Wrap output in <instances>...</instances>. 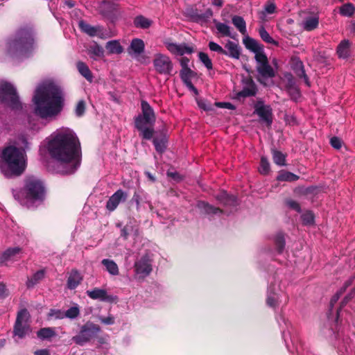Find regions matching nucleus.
Masks as SVG:
<instances>
[{
    "mask_svg": "<svg viewBox=\"0 0 355 355\" xmlns=\"http://www.w3.org/2000/svg\"><path fill=\"white\" fill-rule=\"evenodd\" d=\"M355 11V8L352 3H347L341 6L340 9V14L343 16L350 17Z\"/></svg>",
    "mask_w": 355,
    "mask_h": 355,
    "instance_id": "obj_47",
    "label": "nucleus"
},
{
    "mask_svg": "<svg viewBox=\"0 0 355 355\" xmlns=\"http://www.w3.org/2000/svg\"><path fill=\"white\" fill-rule=\"evenodd\" d=\"M350 44L349 40L342 41L337 47V53L339 58L345 59L349 55Z\"/></svg>",
    "mask_w": 355,
    "mask_h": 355,
    "instance_id": "obj_31",
    "label": "nucleus"
},
{
    "mask_svg": "<svg viewBox=\"0 0 355 355\" xmlns=\"http://www.w3.org/2000/svg\"><path fill=\"white\" fill-rule=\"evenodd\" d=\"M14 198L28 208H33L40 204L45 196L42 182L34 178H28L23 190L13 189Z\"/></svg>",
    "mask_w": 355,
    "mask_h": 355,
    "instance_id": "obj_5",
    "label": "nucleus"
},
{
    "mask_svg": "<svg viewBox=\"0 0 355 355\" xmlns=\"http://www.w3.org/2000/svg\"><path fill=\"white\" fill-rule=\"evenodd\" d=\"M217 200L223 205L227 206H236V198L234 196H230L226 191H221L217 196Z\"/></svg>",
    "mask_w": 355,
    "mask_h": 355,
    "instance_id": "obj_28",
    "label": "nucleus"
},
{
    "mask_svg": "<svg viewBox=\"0 0 355 355\" xmlns=\"http://www.w3.org/2000/svg\"><path fill=\"white\" fill-rule=\"evenodd\" d=\"M243 43L248 49L253 51L254 53L263 49V46L259 43L248 36L243 39Z\"/></svg>",
    "mask_w": 355,
    "mask_h": 355,
    "instance_id": "obj_33",
    "label": "nucleus"
},
{
    "mask_svg": "<svg viewBox=\"0 0 355 355\" xmlns=\"http://www.w3.org/2000/svg\"><path fill=\"white\" fill-rule=\"evenodd\" d=\"M274 243L275 245L276 250L278 254L283 252L285 245L284 236L282 233H278L274 238Z\"/></svg>",
    "mask_w": 355,
    "mask_h": 355,
    "instance_id": "obj_40",
    "label": "nucleus"
},
{
    "mask_svg": "<svg viewBox=\"0 0 355 355\" xmlns=\"http://www.w3.org/2000/svg\"><path fill=\"white\" fill-rule=\"evenodd\" d=\"M152 22V20L142 15L136 17L134 20L135 26L140 28H149L151 26Z\"/></svg>",
    "mask_w": 355,
    "mask_h": 355,
    "instance_id": "obj_38",
    "label": "nucleus"
},
{
    "mask_svg": "<svg viewBox=\"0 0 355 355\" xmlns=\"http://www.w3.org/2000/svg\"><path fill=\"white\" fill-rule=\"evenodd\" d=\"M254 113H256L260 121L270 126L272 122V108L270 105H266L262 101H258L254 104Z\"/></svg>",
    "mask_w": 355,
    "mask_h": 355,
    "instance_id": "obj_14",
    "label": "nucleus"
},
{
    "mask_svg": "<svg viewBox=\"0 0 355 355\" xmlns=\"http://www.w3.org/2000/svg\"><path fill=\"white\" fill-rule=\"evenodd\" d=\"M79 314L80 309L77 304L70 307L66 311H64V318H67L71 320L76 318Z\"/></svg>",
    "mask_w": 355,
    "mask_h": 355,
    "instance_id": "obj_45",
    "label": "nucleus"
},
{
    "mask_svg": "<svg viewBox=\"0 0 355 355\" xmlns=\"http://www.w3.org/2000/svg\"><path fill=\"white\" fill-rule=\"evenodd\" d=\"M45 276V270H40L37 271L35 273L33 274V275L28 278L26 282V286L28 288L33 287L35 285H36L37 283L40 282Z\"/></svg>",
    "mask_w": 355,
    "mask_h": 355,
    "instance_id": "obj_35",
    "label": "nucleus"
},
{
    "mask_svg": "<svg viewBox=\"0 0 355 355\" xmlns=\"http://www.w3.org/2000/svg\"><path fill=\"white\" fill-rule=\"evenodd\" d=\"M213 15L212 11L210 9H207L204 12H196L193 15V19L196 23L201 25L207 24Z\"/></svg>",
    "mask_w": 355,
    "mask_h": 355,
    "instance_id": "obj_26",
    "label": "nucleus"
},
{
    "mask_svg": "<svg viewBox=\"0 0 355 355\" xmlns=\"http://www.w3.org/2000/svg\"><path fill=\"white\" fill-rule=\"evenodd\" d=\"M77 69L79 71V73L85 78L89 82L92 81V72L89 70V67L87 64H85L83 62H78L76 64Z\"/></svg>",
    "mask_w": 355,
    "mask_h": 355,
    "instance_id": "obj_37",
    "label": "nucleus"
},
{
    "mask_svg": "<svg viewBox=\"0 0 355 355\" xmlns=\"http://www.w3.org/2000/svg\"><path fill=\"white\" fill-rule=\"evenodd\" d=\"M40 153H48L56 162V166L50 169L60 174L73 173L80 164V141L73 130L62 127L53 132L41 144Z\"/></svg>",
    "mask_w": 355,
    "mask_h": 355,
    "instance_id": "obj_1",
    "label": "nucleus"
},
{
    "mask_svg": "<svg viewBox=\"0 0 355 355\" xmlns=\"http://www.w3.org/2000/svg\"><path fill=\"white\" fill-rule=\"evenodd\" d=\"M83 277L81 274L76 270H73L69 273L67 279L68 288L73 290L75 289L82 282Z\"/></svg>",
    "mask_w": 355,
    "mask_h": 355,
    "instance_id": "obj_25",
    "label": "nucleus"
},
{
    "mask_svg": "<svg viewBox=\"0 0 355 355\" xmlns=\"http://www.w3.org/2000/svg\"><path fill=\"white\" fill-rule=\"evenodd\" d=\"M85 110V104L83 101H80L78 103L76 107V114L78 116H82Z\"/></svg>",
    "mask_w": 355,
    "mask_h": 355,
    "instance_id": "obj_55",
    "label": "nucleus"
},
{
    "mask_svg": "<svg viewBox=\"0 0 355 355\" xmlns=\"http://www.w3.org/2000/svg\"><path fill=\"white\" fill-rule=\"evenodd\" d=\"M132 201L135 202L137 206V210L139 211L141 206L146 203L148 205L149 209L153 210V205L150 202L148 195L143 191H138L135 192Z\"/></svg>",
    "mask_w": 355,
    "mask_h": 355,
    "instance_id": "obj_20",
    "label": "nucleus"
},
{
    "mask_svg": "<svg viewBox=\"0 0 355 355\" xmlns=\"http://www.w3.org/2000/svg\"><path fill=\"white\" fill-rule=\"evenodd\" d=\"M277 12V7L273 1H267L263 7V10L259 12V18L262 21L266 20L267 15L274 14Z\"/></svg>",
    "mask_w": 355,
    "mask_h": 355,
    "instance_id": "obj_30",
    "label": "nucleus"
},
{
    "mask_svg": "<svg viewBox=\"0 0 355 355\" xmlns=\"http://www.w3.org/2000/svg\"><path fill=\"white\" fill-rule=\"evenodd\" d=\"M198 207L201 210L204 211L207 214H216L218 213L221 212L220 209L216 207H213L212 205H209L208 203L200 201L198 204Z\"/></svg>",
    "mask_w": 355,
    "mask_h": 355,
    "instance_id": "obj_41",
    "label": "nucleus"
},
{
    "mask_svg": "<svg viewBox=\"0 0 355 355\" xmlns=\"http://www.w3.org/2000/svg\"><path fill=\"white\" fill-rule=\"evenodd\" d=\"M225 53L223 55H227L232 58L239 59L240 57V48L238 44L228 41L225 45Z\"/></svg>",
    "mask_w": 355,
    "mask_h": 355,
    "instance_id": "obj_24",
    "label": "nucleus"
},
{
    "mask_svg": "<svg viewBox=\"0 0 355 355\" xmlns=\"http://www.w3.org/2000/svg\"><path fill=\"white\" fill-rule=\"evenodd\" d=\"M352 284V280H349L348 282H347L345 284V287L344 288L341 289L340 291H338L336 294H335L331 301H330V305L331 307L334 306V305L337 302V301L339 300L340 295L343 293V292L345 291V290L346 289V288L347 286H349L350 284Z\"/></svg>",
    "mask_w": 355,
    "mask_h": 355,
    "instance_id": "obj_50",
    "label": "nucleus"
},
{
    "mask_svg": "<svg viewBox=\"0 0 355 355\" xmlns=\"http://www.w3.org/2000/svg\"><path fill=\"white\" fill-rule=\"evenodd\" d=\"M64 95L60 85L49 78L36 87L32 103L34 114L40 118L51 121L56 119L64 107Z\"/></svg>",
    "mask_w": 355,
    "mask_h": 355,
    "instance_id": "obj_2",
    "label": "nucleus"
},
{
    "mask_svg": "<svg viewBox=\"0 0 355 355\" xmlns=\"http://www.w3.org/2000/svg\"><path fill=\"white\" fill-rule=\"evenodd\" d=\"M164 45L172 54L176 55L191 54L193 52V49L185 44H177L169 40H166Z\"/></svg>",
    "mask_w": 355,
    "mask_h": 355,
    "instance_id": "obj_17",
    "label": "nucleus"
},
{
    "mask_svg": "<svg viewBox=\"0 0 355 355\" xmlns=\"http://www.w3.org/2000/svg\"><path fill=\"white\" fill-rule=\"evenodd\" d=\"M127 198L128 193L122 189H118L108 199L106 204L107 209L110 211H113L121 202L125 201Z\"/></svg>",
    "mask_w": 355,
    "mask_h": 355,
    "instance_id": "obj_18",
    "label": "nucleus"
},
{
    "mask_svg": "<svg viewBox=\"0 0 355 355\" xmlns=\"http://www.w3.org/2000/svg\"><path fill=\"white\" fill-rule=\"evenodd\" d=\"M101 263L110 275L113 276H116L119 275V267L113 260L109 259H103L101 261Z\"/></svg>",
    "mask_w": 355,
    "mask_h": 355,
    "instance_id": "obj_27",
    "label": "nucleus"
},
{
    "mask_svg": "<svg viewBox=\"0 0 355 355\" xmlns=\"http://www.w3.org/2000/svg\"><path fill=\"white\" fill-rule=\"evenodd\" d=\"M133 232V229L130 225H125L123 229L121 230V236L126 239L129 235L132 234Z\"/></svg>",
    "mask_w": 355,
    "mask_h": 355,
    "instance_id": "obj_57",
    "label": "nucleus"
},
{
    "mask_svg": "<svg viewBox=\"0 0 355 355\" xmlns=\"http://www.w3.org/2000/svg\"><path fill=\"white\" fill-rule=\"evenodd\" d=\"M298 179L299 176L286 171H282L277 176V180L279 181L294 182Z\"/></svg>",
    "mask_w": 355,
    "mask_h": 355,
    "instance_id": "obj_39",
    "label": "nucleus"
},
{
    "mask_svg": "<svg viewBox=\"0 0 355 355\" xmlns=\"http://www.w3.org/2000/svg\"><path fill=\"white\" fill-rule=\"evenodd\" d=\"M261 174H268L270 171V164L265 157H261L260 162V166L259 168Z\"/></svg>",
    "mask_w": 355,
    "mask_h": 355,
    "instance_id": "obj_48",
    "label": "nucleus"
},
{
    "mask_svg": "<svg viewBox=\"0 0 355 355\" xmlns=\"http://www.w3.org/2000/svg\"><path fill=\"white\" fill-rule=\"evenodd\" d=\"M180 78L184 85L191 91L197 93L196 88L193 86L191 82V78L194 76V72L190 69H182L180 72Z\"/></svg>",
    "mask_w": 355,
    "mask_h": 355,
    "instance_id": "obj_23",
    "label": "nucleus"
},
{
    "mask_svg": "<svg viewBox=\"0 0 355 355\" xmlns=\"http://www.w3.org/2000/svg\"><path fill=\"white\" fill-rule=\"evenodd\" d=\"M153 144L155 145V149L157 151L162 153L164 150L166 146L164 140H159L157 139H155L153 140Z\"/></svg>",
    "mask_w": 355,
    "mask_h": 355,
    "instance_id": "obj_54",
    "label": "nucleus"
},
{
    "mask_svg": "<svg viewBox=\"0 0 355 355\" xmlns=\"http://www.w3.org/2000/svg\"><path fill=\"white\" fill-rule=\"evenodd\" d=\"M287 86L288 87L289 92L291 93L293 97L296 99L300 96V93L298 89L296 88L295 85L294 80H286Z\"/></svg>",
    "mask_w": 355,
    "mask_h": 355,
    "instance_id": "obj_49",
    "label": "nucleus"
},
{
    "mask_svg": "<svg viewBox=\"0 0 355 355\" xmlns=\"http://www.w3.org/2000/svg\"><path fill=\"white\" fill-rule=\"evenodd\" d=\"M199 60L200 62L205 65V67L210 70L212 69L213 65L211 59L209 58L208 55L203 52H200L198 54Z\"/></svg>",
    "mask_w": 355,
    "mask_h": 355,
    "instance_id": "obj_46",
    "label": "nucleus"
},
{
    "mask_svg": "<svg viewBox=\"0 0 355 355\" xmlns=\"http://www.w3.org/2000/svg\"><path fill=\"white\" fill-rule=\"evenodd\" d=\"M79 26L84 33L91 37L96 36L101 38L104 37V30L102 26H92L83 21L79 22Z\"/></svg>",
    "mask_w": 355,
    "mask_h": 355,
    "instance_id": "obj_19",
    "label": "nucleus"
},
{
    "mask_svg": "<svg viewBox=\"0 0 355 355\" xmlns=\"http://www.w3.org/2000/svg\"><path fill=\"white\" fill-rule=\"evenodd\" d=\"M48 317L49 318L63 319L64 318V311L58 309H51Z\"/></svg>",
    "mask_w": 355,
    "mask_h": 355,
    "instance_id": "obj_52",
    "label": "nucleus"
},
{
    "mask_svg": "<svg viewBox=\"0 0 355 355\" xmlns=\"http://www.w3.org/2000/svg\"><path fill=\"white\" fill-rule=\"evenodd\" d=\"M37 337L41 340L51 339L56 336V332L54 328L52 327H44L40 329L37 332Z\"/></svg>",
    "mask_w": 355,
    "mask_h": 355,
    "instance_id": "obj_32",
    "label": "nucleus"
},
{
    "mask_svg": "<svg viewBox=\"0 0 355 355\" xmlns=\"http://www.w3.org/2000/svg\"><path fill=\"white\" fill-rule=\"evenodd\" d=\"M272 154L273 161L277 165L284 166L286 164V156L284 154L277 150H272Z\"/></svg>",
    "mask_w": 355,
    "mask_h": 355,
    "instance_id": "obj_43",
    "label": "nucleus"
},
{
    "mask_svg": "<svg viewBox=\"0 0 355 355\" xmlns=\"http://www.w3.org/2000/svg\"><path fill=\"white\" fill-rule=\"evenodd\" d=\"M209 48L211 51L217 52L218 53L223 54L225 53V49L214 42H209Z\"/></svg>",
    "mask_w": 355,
    "mask_h": 355,
    "instance_id": "obj_53",
    "label": "nucleus"
},
{
    "mask_svg": "<svg viewBox=\"0 0 355 355\" xmlns=\"http://www.w3.org/2000/svg\"><path fill=\"white\" fill-rule=\"evenodd\" d=\"M256 91L257 88L254 83L252 81H249L242 90L237 93V96L238 98L252 96L255 95Z\"/></svg>",
    "mask_w": 355,
    "mask_h": 355,
    "instance_id": "obj_29",
    "label": "nucleus"
},
{
    "mask_svg": "<svg viewBox=\"0 0 355 355\" xmlns=\"http://www.w3.org/2000/svg\"><path fill=\"white\" fill-rule=\"evenodd\" d=\"M287 205L289 207H291V209L297 211V212H300L301 209H300V205L296 202V201H294V200H288L287 202Z\"/></svg>",
    "mask_w": 355,
    "mask_h": 355,
    "instance_id": "obj_59",
    "label": "nucleus"
},
{
    "mask_svg": "<svg viewBox=\"0 0 355 355\" xmlns=\"http://www.w3.org/2000/svg\"><path fill=\"white\" fill-rule=\"evenodd\" d=\"M141 110L142 114L135 119V126L141 132L143 138L150 139L154 133L152 126L155 121V113L146 101L141 102Z\"/></svg>",
    "mask_w": 355,
    "mask_h": 355,
    "instance_id": "obj_6",
    "label": "nucleus"
},
{
    "mask_svg": "<svg viewBox=\"0 0 355 355\" xmlns=\"http://www.w3.org/2000/svg\"><path fill=\"white\" fill-rule=\"evenodd\" d=\"M135 273L137 278L141 279L148 276L152 272V259L148 254H145L138 259L134 265Z\"/></svg>",
    "mask_w": 355,
    "mask_h": 355,
    "instance_id": "obj_13",
    "label": "nucleus"
},
{
    "mask_svg": "<svg viewBox=\"0 0 355 355\" xmlns=\"http://www.w3.org/2000/svg\"><path fill=\"white\" fill-rule=\"evenodd\" d=\"M232 24L238 31L243 35L247 33L246 23L242 17L235 15L232 19Z\"/></svg>",
    "mask_w": 355,
    "mask_h": 355,
    "instance_id": "obj_34",
    "label": "nucleus"
},
{
    "mask_svg": "<svg viewBox=\"0 0 355 355\" xmlns=\"http://www.w3.org/2000/svg\"><path fill=\"white\" fill-rule=\"evenodd\" d=\"M254 54V58L257 62V69L259 73L265 78L274 77L275 71L268 63V58L264 53L263 49Z\"/></svg>",
    "mask_w": 355,
    "mask_h": 355,
    "instance_id": "obj_11",
    "label": "nucleus"
},
{
    "mask_svg": "<svg viewBox=\"0 0 355 355\" xmlns=\"http://www.w3.org/2000/svg\"><path fill=\"white\" fill-rule=\"evenodd\" d=\"M34 354L35 355H50L49 351L46 349L36 350Z\"/></svg>",
    "mask_w": 355,
    "mask_h": 355,
    "instance_id": "obj_64",
    "label": "nucleus"
},
{
    "mask_svg": "<svg viewBox=\"0 0 355 355\" xmlns=\"http://www.w3.org/2000/svg\"><path fill=\"white\" fill-rule=\"evenodd\" d=\"M105 49L112 54H120L123 52V47L117 40H112L107 42Z\"/></svg>",
    "mask_w": 355,
    "mask_h": 355,
    "instance_id": "obj_36",
    "label": "nucleus"
},
{
    "mask_svg": "<svg viewBox=\"0 0 355 355\" xmlns=\"http://www.w3.org/2000/svg\"><path fill=\"white\" fill-rule=\"evenodd\" d=\"M29 319L30 314L26 309L18 312L13 329L15 336L23 338L31 332Z\"/></svg>",
    "mask_w": 355,
    "mask_h": 355,
    "instance_id": "obj_9",
    "label": "nucleus"
},
{
    "mask_svg": "<svg viewBox=\"0 0 355 355\" xmlns=\"http://www.w3.org/2000/svg\"><path fill=\"white\" fill-rule=\"evenodd\" d=\"M284 290V286L282 284L280 279L276 276L272 277L267 290L266 304L270 308L277 309L281 303Z\"/></svg>",
    "mask_w": 355,
    "mask_h": 355,
    "instance_id": "obj_8",
    "label": "nucleus"
},
{
    "mask_svg": "<svg viewBox=\"0 0 355 355\" xmlns=\"http://www.w3.org/2000/svg\"><path fill=\"white\" fill-rule=\"evenodd\" d=\"M98 318L99 320L105 324L111 325L114 323V318L111 315L107 317L100 316Z\"/></svg>",
    "mask_w": 355,
    "mask_h": 355,
    "instance_id": "obj_56",
    "label": "nucleus"
},
{
    "mask_svg": "<svg viewBox=\"0 0 355 355\" xmlns=\"http://www.w3.org/2000/svg\"><path fill=\"white\" fill-rule=\"evenodd\" d=\"M21 254V249L19 247L9 248L0 256V264L8 266L17 261Z\"/></svg>",
    "mask_w": 355,
    "mask_h": 355,
    "instance_id": "obj_16",
    "label": "nucleus"
},
{
    "mask_svg": "<svg viewBox=\"0 0 355 355\" xmlns=\"http://www.w3.org/2000/svg\"><path fill=\"white\" fill-rule=\"evenodd\" d=\"M33 49V31L28 28L19 29L15 35L7 41L6 46V53L16 58L30 56Z\"/></svg>",
    "mask_w": 355,
    "mask_h": 355,
    "instance_id": "obj_4",
    "label": "nucleus"
},
{
    "mask_svg": "<svg viewBox=\"0 0 355 355\" xmlns=\"http://www.w3.org/2000/svg\"><path fill=\"white\" fill-rule=\"evenodd\" d=\"M100 331V327L90 322L83 324L79 333L72 338V340L77 345L83 346L89 342Z\"/></svg>",
    "mask_w": 355,
    "mask_h": 355,
    "instance_id": "obj_10",
    "label": "nucleus"
},
{
    "mask_svg": "<svg viewBox=\"0 0 355 355\" xmlns=\"http://www.w3.org/2000/svg\"><path fill=\"white\" fill-rule=\"evenodd\" d=\"M0 101L12 110H18L23 108L16 89L11 83L6 81L0 82Z\"/></svg>",
    "mask_w": 355,
    "mask_h": 355,
    "instance_id": "obj_7",
    "label": "nucleus"
},
{
    "mask_svg": "<svg viewBox=\"0 0 355 355\" xmlns=\"http://www.w3.org/2000/svg\"><path fill=\"white\" fill-rule=\"evenodd\" d=\"M198 106L203 109L204 110H211V105L209 103H207L205 101L200 100L198 101Z\"/></svg>",
    "mask_w": 355,
    "mask_h": 355,
    "instance_id": "obj_62",
    "label": "nucleus"
},
{
    "mask_svg": "<svg viewBox=\"0 0 355 355\" xmlns=\"http://www.w3.org/2000/svg\"><path fill=\"white\" fill-rule=\"evenodd\" d=\"M86 293L92 300L102 302H109L111 300V297L107 294V291L103 288H95L93 290L87 291Z\"/></svg>",
    "mask_w": 355,
    "mask_h": 355,
    "instance_id": "obj_22",
    "label": "nucleus"
},
{
    "mask_svg": "<svg viewBox=\"0 0 355 355\" xmlns=\"http://www.w3.org/2000/svg\"><path fill=\"white\" fill-rule=\"evenodd\" d=\"M216 28L223 36L231 37L230 27L226 24L215 22Z\"/></svg>",
    "mask_w": 355,
    "mask_h": 355,
    "instance_id": "obj_44",
    "label": "nucleus"
},
{
    "mask_svg": "<svg viewBox=\"0 0 355 355\" xmlns=\"http://www.w3.org/2000/svg\"><path fill=\"white\" fill-rule=\"evenodd\" d=\"M302 21L300 26L306 31H311L318 28L319 24V16L315 12H302L301 14Z\"/></svg>",
    "mask_w": 355,
    "mask_h": 355,
    "instance_id": "obj_15",
    "label": "nucleus"
},
{
    "mask_svg": "<svg viewBox=\"0 0 355 355\" xmlns=\"http://www.w3.org/2000/svg\"><path fill=\"white\" fill-rule=\"evenodd\" d=\"M331 145L336 149H339L341 147V141L338 137H332L330 140Z\"/></svg>",
    "mask_w": 355,
    "mask_h": 355,
    "instance_id": "obj_58",
    "label": "nucleus"
},
{
    "mask_svg": "<svg viewBox=\"0 0 355 355\" xmlns=\"http://www.w3.org/2000/svg\"><path fill=\"white\" fill-rule=\"evenodd\" d=\"M300 69L297 71V76L300 77H303L304 78V81H305L306 84L307 85H309L308 78H307L306 75L305 74V71L303 69L302 64L301 62L300 63Z\"/></svg>",
    "mask_w": 355,
    "mask_h": 355,
    "instance_id": "obj_60",
    "label": "nucleus"
},
{
    "mask_svg": "<svg viewBox=\"0 0 355 355\" xmlns=\"http://www.w3.org/2000/svg\"><path fill=\"white\" fill-rule=\"evenodd\" d=\"M145 44L142 40L133 39L128 49L129 55L134 58H137L144 51Z\"/></svg>",
    "mask_w": 355,
    "mask_h": 355,
    "instance_id": "obj_21",
    "label": "nucleus"
},
{
    "mask_svg": "<svg viewBox=\"0 0 355 355\" xmlns=\"http://www.w3.org/2000/svg\"><path fill=\"white\" fill-rule=\"evenodd\" d=\"M91 53L97 57H100L103 55V49L98 46H96L90 50Z\"/></svg>",
    "mask_w": 355,
    "mask_h": 355,
    "instance_id": "obj_61",
    "label": "nucleus"
},
{
    "mask_svg": "<svg viewBox=\"0 0 355 355\" xmlns=\"http://www.w3.org/2000/svg\"><path fill=\"white\" fill-rule=\"evenodd\" d=\"M155 71L162 75H171L173 71V63L170 58L162 53H156L153 59Z\"/></svg>",
    "mask_w": 355,
    "mask_h": 355,
    "instance_id": "obj_12",
    "label": "nucleus"
},
{
    "mask_svg": "<svg viewBox=\"0 0 355 355\" xmlns=\"http://www.w3.org/2000/svg\"><path fill=\"white\" fill-rule=\"evenodd\" d=\"M189 59L186 57H182L180 60V63L182 67V69H189Z\"/></svg>",
    "mask_w": 355,
    "mask_h": 355,
    "instance_id": "obj_63",
    "label": "nucleus"
},
{
    "mask_svg": "<svg viewBox=\"0 0 355 355\" xmlns=\"http://www.w3.org/2000/svg\"><path fill=\"white\" fill-rule=\"evenodd\" d=\"M301 218L304 225H310L313 223L314 216L311 211H306L302 214Z\"/></svg>",
    "mask_w": 355,
    "mask_h": 355,
    "instance_id": "obj_51",
    "label": "nucleus"
},
{
    "mask_svg": "<svg viewBox=\"0 0 355 355\" xmlns=\"http://www.w3.org/2000/svg\"><path fill=\"white\" fill-rule=\"evenodd\" d=\"M259 33L261 38L266 43L274 44L275 46L278 45V42L275 41L267 32V31L263 28L261 27L259 30Z\"/></svg>",
    "mask_w": 355,
    "mask_h": 355,
    "instance_id": "obj_42",
    "label": "nucleus"
},
{
    "mask_svg": "<svg viewBox=\"0 0 355 355\" xmlns=\"http://www.w3.org/2000/svg\"><path fill=\"white\" fill-rule=\"evenodd\" d=\"M18 145L21 148L12 146L5 148L0 153V171L7 178L21 175L26 168V154L24 149L28 148V142L24 135L18 138Z\"/></svg>",
    "mask_w": 355,
    "mask_h": 355,
    "instance_id": "obj_3",
    "label": "nucleus"
}]
</instances>
